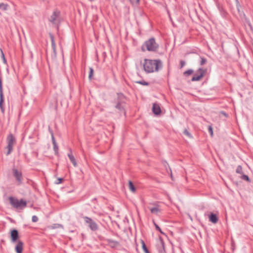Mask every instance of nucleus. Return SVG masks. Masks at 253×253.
Listing matches in <instances>:
<instances>
[{
	"label": "nucleus",
	"instance_id": "obj_25",
	"mask_svg": "<svg viewBox=\"0 0 253 253\" xmlns=\"http://www.w3.org/2000/svg\"><path fill=\"white\" fill-rule=\"evenodd\" d=\"M193 73V70L192 69H189L187 71H186L185 72H184V75H190Z\"/></svg>",
	"mask_w": 253,
	"mask_h": 253
},
{
	"label": "nucleus",
	"instance_id": "obj_7",
	"mask_svg": "<svg viewBox=\"0 0 253 253\" xmlns=\"http://www.w3.org/2000/svg\"><path fill=\"white\" fill-rule=\"evenodd\" d=\"M13 175L15 178L17 185H20L22 183L23 176L21 171H19L16 169H12Z\"/></svg>",
	"mask_w": 253,
	"mask_h": 253
},
{
	"label": "nucleus",
	"instance_id": "obj_34",
	"mask_svg": "<svg viewBox=\"0 0 253 253\" xmlns=\"http://www.w3.org/2000/svg\"><path fill=\"white\" fill-rule=\"evenodd\" d=\"M63 181V178H58L57 180V181L55 182V183L57 184H59L61 183H62V182Z\"/></svg>",
	"mask_w": 253,
	"mask_h": 253
},
{
	"label": "nucleus",
	"instance_id": "obj_30",
	"mask_svg": "<svg viewBox=\"0 0 253 253\" xmlns=\"http://www.w3.org/2000/svg\"><path fill=\"white\" fill-rule=\"evenodd\" d=\"M93 69H92V68H89V76H88V78L89 79H91L92 76L93 75Z\"/></svg>",
	"mask_w": 253,
	"mask_h": 253
},
{
	"label": "nucleus",
	"instance_id": "obj_1",
	"mask_svg": "<svg viewBox=\"0 0 253 253\" xmlns=\"http://www.w3.org/2000/svg\"><path fill=\"white\" fill-rule=\"evenodd\" d=\"M163 67V63L161 60L145 59L143 63V68L147 73L158 72Z\"/></svg>",
	"mask_w": 253,
	"mask_h": 253
},
{
	"label": "nucleus",
	"instance_id": "obj_36",
	"mask_svg": "<svg viewBox=\"0 0 253 253\" xmlns=\"http://www.w3.org/2000/svg\"><path fill=\"white\" fill-rule=\"evenodd\" d=\"M220 113L222 114L223 116H224L225 117H228V115L224 111H221Z\"/></svg>",
	"mask_w": 253,
	"mask_h": 253
},
{
	"label": "nucleus",
	"instance_id": "obj_23",
	"mask_svg": "<svg viewBox=\"0 0 253 253\" xmlns=\"http://www.w3.org/2000/svg\"><path fill=\"white\" fill-rule=\"evenodd\" d=\"M236 172L239 174H242L243 173V170L241 166H238L237 168Z\"/></svg>",
	"mask_w": 253,
	"mask_h": 253
},
{
	"label": "nucleus",
	"instance_id": "obj_17",
	"mask_svg": "<svg viewBox=\"0 0 253 253\" xmlns=\"http://www.w3.org/2000/svg\"><path fill=\"white\" fill-rule=\"evenodd\" d=\"M209 220L213 223H216L218 221L217 215L213 213H211L209 215Z\"/></svg>",
	"mask_w": 253,
	"mask_h": 253
},
{
	"label": "nucleus",
	"instance_id": "obj_6",
	"mask_svg": "<svg viewBox=\"0 0 253 253\" xmlns=\"http://www.w3.org/2000/svg\"><path fill=\"white\" fill-rule=\"evenodd\" d=\"M197 72L199 73L200 74L197 75V74H195L191 79V81L192 82L199 81L201 80V79L204 76V75L206 73L207 69H204L200 68L198 70Z\"/></svg>",
	"mask_w": 253,
	"mask_h": 253
},
{
	"label": "nucleus",
	"instance_id": "obj_35",
	"mask_svg": "<svg viewBox=\"0 0 253 253\" xmlns=\"http://www.w3.org/2000/svg\"><path fill=\"white\" fill-rule=\"evenodd\" d=\"M180 68H182L183 67H184L185 65V62L183 60H181L180 62Z\"/></svg>",
	"mask_w": 253,
	"mask_h": 253
},
{
	"label": "nucleus",
	"instance_id": "obj_37",
	"mask_svg": "<svg viewBox=\"0 0 253 253\" xmlns=\"http://www.w3.org/2000/svg\"><path fill=\"white\" fill-rule=\"evenodd\" d=\"M0 50H1V52L2 56L4 60L5 61V58H4V54H3L2 51V50L1 49H0Z\"/></svg>",
	"mask_w": 253,
	"mask_h": 253
},
{
	"label": "nucleus",
	"instance_id": "obj_16",
	"mask_svg": "<svg viewBox=\"0 0 253 253\" xmlns=\"http://www.w3.org/2000/svg\"><path fill=\"white\" fill-rule=\"evenodd\" d=\"M68 156L71 161V162L72 163L73 165L75 167H76L77 166V164L75 158L74 157V156L72 154L71 149H70V153L68 154Z\"/></svg>",
	"mask_w": 253,
	"mask_h": 253
},
{
	"label": "nucleus",
	"instance_id": "obj_4",
	"mask_svg": "<svg viewBox=\"0 0 253 253\" xmlns=\"http://www.w3.org/2000/svg\"><path fill=\"white\" fill-rule=\"evenodd\" d=\"M15 142V139L12 134H9L7 137V146L6 149H8V151L6 153L7 155H8L11 153L13 150V146Z\"/></svg>",
	"mask_w": 253,
	"mask_h": 253
},
{
	"label": "nucleus",
	"instance_id": "obj_22",
	"mask_svg": "<svg viewBox=\"0 0 253 253\" xmlns=\"http://www.w3.org/2000/svg\"><path fill=\"white\" fill-rule=\"evenodd\" d=\"M137 84H139L143 85H148L149 84V83L145 82V81H140L136 82Z\"/></svg>",
	"mask_w": 253,
	"mask_h": 253
},
{
	"label": "nucleus",
	"instance_id": "obj_10",
	"mask_svg": "<svg viewBox=\"0 0 253 253\" xmlns=\"http://www.w3.org/2000/svg\"><path fill=\"white\" fill-rule=\"evenodd\" d=\"M10 238L12 242H16L19 238L18 232L16 229H13L10 232Z\"/></svg>",
	"mask_w": 253,
	"mask_h": 253
},
{
	"label": "nucleus",
	"instance_id": "obj_29",
	"mask_svg": "<svg viewBox=\"0 0 253 253\" xmlns=\"http://www.w3.org/2000/svg\"><path fill=\"white\" fill-rule=\"evenodd\" d=\"M200 65H203L207 63V59L204 57H201Z\"/></svg>",
	"mask_w": 253,
	"mask_h": 253
},
{
	"label": "nucleus",
	"instance_id": "obj_24",
	"mask_svg": "<svg viewBox=\"0 0 253 253\" xmlns=\"http://www.w3.org/2000/svg\"><path fill=\"white\" fill-rule=\"evenodd\" d=\"M53 150L55 152V154H57L58 153V147L57 144H53Z\"/></svg>",
	"mask_w": 253,
	"mask_h": 253
},
{
	"label": "nucleus",
	"instance_id": "obj_19",
	"mask_svg": "<svg viewBox=\"0 0 253 253\" xmlns=\"http://www.w3.org/2000/svg\"><path fill=\"white\" fill-rule=\"evenodd\" d=\"M128 188L129 190L132 192H135V187L131 181H128Z\"/></svg>",
	"mask_w": 253,
	"mask_h": 253
},
{
	"label": "nucleus",
	"instance_id": "obj_27",
	"mask_svg": "<svg viewBox=\"0 0 253 253\" xmlns=\"http://www.w3.org/2000/svg\"><path fill=\"white\" fill-rule=\"evenodd\" d=\"M241 178L243 180H246L247 181H250V178H249V176L247 175L243 174L241 176Z\"/></svg>",
	"mask_w": 253,
	"mask_h": 253
},
{
	"label": "nucleus",
	"instance_id": "obj_5",
	"mask_svg": "<svg viewBox=\"0 0 253 253\" xmlns=\"http://www.w3.org/2000/svg\"><path fill=\"white\" fill-rule=\"evenodd\" d=\"M84 222L88 224L89 228L93 231H96L98 226L97 223L94 222L91 218L87 216H84L83 217Z\"/></svg>",
	"mask_w": 253,
	"mask_h": 253
},
{
	"label": "nucleus",
	"instance_id": "obj_13",
	"mask_svg": "<svg viewBox=\"0 0 253 253\" xmlns=\"http://www.w3.org/2000/svg\"><path fill=\"white\" fill-rule=\"evenodd\" d=\"M59 15L60 12L59 11H54L50 17L49 19V21L53 24H55L56 23V19L59 16Z\"/></svg>",
	"mask_w": 253,
	"mask_h": 253
},
{
	"label": "nucleus",
	"instance_id": "obj_18",
	"mask_svg": "<svg viewBox=\"0 0 253 253\" xmlns=\"http://www.w3.org/2000/svg\"><path fill=\"white\" fill-rule=\"evenodd\" d=\"M49 37L51 40V46H52V49H53L54 52H55V51H56V44H55V42L54 41V36L53 34H52L51 33L49 34Z\"/></svg>",
	"mask_w": 253,
	"mask_h": 253
},
{
	"label": "nucleus",
	"instance_id": "obj_9",
	"mask_svg": "<svg viewBox=\"0 0 253 253\" xmlns=\"http://www.w3.org/2000/svg\"><path fill=\"white\" fill-rule=\"evenodd\" d=\"M118 96L119 100L115 106V108L120 111H122L124 110V107L123 105V102L121 100V99L124 98L125 96L122 93H118Z\"/></svg>",
	"mask_w": 253,
	"mask_h": 253
},
{
	"label": "nucleus",
	"instance_id": "obj_28",
	"mask_svg": "<svg viewBox=\"0 0 253 253\" xmlns=\"http://www.w3.org/2000/svg\"><path fill=\"white\" fill-rule=\"evenodd\" d=\"M153 223H154V224L155 226V228L157 230L160 231L161 232V233L162 234H164V233H163V232L161 230V228H160V227L153 221Z\"/></svg>",
	"mask_w": 253,
	"mask_h": 253
},
{
	"label": "nucleus",
	"instance_id": "obj_38",
	"mask_svg": "<svg viewBox=\"0 0 253 253\" xmlns=\"http://www.w3.org/2000/svg\"><path fill=\"white\" fill-rule=\"evenodd\" d=\"M139 0H136V3L137 4H138L139 3Z\"/></svg>",
	"mask_w": 253,
	"mask_h": 253
},
{
	"label": "nucleus",
	"instance_id": "obj_8",
	"mask_svg": "<svg viewBox=\"0 0 253 253\" xmlns=\"http://www.w3.org/2000/svg\"><path fill=\"white\" fill-rule=\"evenodd\" d=\"M156 248L159 253H166L164 242L161 237H159L157 241Z\"/></svg>",
	"mask_w": 253,
	"mask_h": 253
},
{
	"label": "nucleus",
	"instance_id": "obj_20",
	"mask_svg": "<svg viewBox=\"0 0 253 253\" xmlns=\"http://www.w3.org/2000/svg\"><path fill=\"white\" fill-rule=\"evenodd\" d=\"M141 244L142 246V249L144 251L145 253H150L149 251H148L146 246L145 245V244L143 240H141Z\"/></svg>",
	"mask_w": 253,
	"mask_h": 253
},
{
	"label": "nucleus",
	"instance_id": "obj_11",
	"mask_svg": "<svg viewBox=\"0 0 253 253\" xmlns=\"http://www.w3.org/2000/svg\"><path fill=\"white\" fill-rule=\"evenodd\" d=\"M153 205H155V206L154 207H149L148 208L152 213L158 215L161 212L160 206L156 204V203H154Z\"/></svg>",
	"mask_w": 253,
	"mask_h": 253
},
{
	"label": "nucleus",
	"instance_id": "obj_12",
	"mask_svg": "<svg viewBox=\"0 0 253 253\" xmlns=\"http://www.w3.org/2000/svg\"><path fill=\"white\" fill-rule=\"evenodd\" d=\"M105 240L108 245L112 248H115L120 245V243L118 241L111 239H106Z\"/></svg>",
	"mask_w": 253,
	"mask_h": 253
},
{
	"label": "nucleus",
	"instance_id": "obj_3",
	"mask_svg": "<svg viewBox=\"0 0 253 253\" xmlns=\"http://www.w3.org/2000/svg\"><path fill=\"white\" fill-rule=\"evenodd\" d=\"M8 199L9 203L14 208L17 209H23L27 206L26 201L23 199L19 200L17 198L12 196L9 197Z\"/></svg>",
	"mask_w": 253,
	"mask_h": 253
},
{
	"label": "nucleus",
	"instance_id": "obj_31",
	"mask_svg": "<svg viewBox=\"0 0 253 253\" xmlns=\"http://www.w3.org/2000/svg\"><path fill=\"white\" fill-rule=\"evenodd\" d=\"M50 133H51V134L52 144H56V143H57L56 141H55V138H54V134H53V133L52 131H50Z\"/></svg>",
	"mask_w": 253,
	"mask_h": 253
},
{
	"label": "nucleus",
	"instance_id": "obj_21",
	"mask_svg": "<svg viewBox=\"0 0 253 253\" xmlns=\"http://www.w3.org/2000/svg\"><path fill=\"white\" fill-rule=\"evenodd\" d=\"M8 7V5L4 3H0V9L6 10Z\"/></svg>",
	"mask_w": 253,
	"mask_h": 253
},
{
	"label": "nucleus",
	"instance_id": "obj_33",
	"mask_svg": "<svg viewBox=\"0 0 253 253\" xmlns=\"http://www.w3.org/2000/svg\"><path fill=\"white\" fill-rule=\"evenodd\" d=\"M32 221L34 222H37L38 220V217L36 215H33L32 218Z\"/></svg>",
	"mask_w": 253,
	"mask_h": 253
},
{
	"label": "nucleus",
	"instance_id": "obj_32",
	"mask_svg": "<svg viewBox=\"0 0 253 253\" xmlns=\"http://www.w3.org/2000/svg\"><path fill=\"white\" fill-rule=\"evenodd\" d=\"M209 132L210 133L211 135L212 136L213 135V130L211 126H210L208 127Z\"/></svg>",
	"mask_w": 253,
	"mask_h": 253
},
{
	"label": "nucleus",
	"instance_id": "obj_26",
	"mask_svg": "<svg viewBox=\"0 0 253 253\" xmlns=\"http://www.w3.org/2000/svg\"><path fill=\"white\" fill-rule=\"evenodd\" d=\"M183 133L189 138L192 137L191 134H190V133L188 131V130L187 129H185L184 130Z\"/></svg>",
	"mask_w": 253,
	"mask_h": 253
},
{
	"label": "nucleus",
	"instance_id": "obj_14",
	"mask_svg": "<svg viewBox=\"0 0 253 253\" xmlns=\"http://www.w3.org/2000/svg\"><path fill=\"white\" fill-rule=\"evenodd\" d=\"M23 245V243L21 241H18L17 244L15 247V251L17 253H22Z\"/></svg>",
	"mask_w": 253,
	"mask_h": 253
},
{
	"label": "nucleus",
	"instance_id": "obj_2",
	"mask_svg": "<svg viewBox=\"0 0 253 253\" xmlns=\"http://www.w3.org/2000/svg\"><path fill=\"white\" fill-rule=\"evenodd\" d=\"M149 51H156L159 48V44L156 43L155 39L151 38L145 42L143 45L142 46V50L144 51V47Z\"/></svg>",
	"mask_w": 253,
	"mask_h": 253
},
{
	"label": "nucleus",
	"instance_id": "obj_15",
	"mask_svg": "<svg viewBox=\"0 0 253 253\" xmlns=\"http://www.w3.org/2000/svg\"><path fill=\"white\" fill-rule=\"evenodd\" d=\"M152 111L154 114L157 115L160 114L161 113V110L160 106L159 105V104L156 103L153 104Z\"/></svg>",
	"mask_w": 253,
	"mask_h": 253
}]
</instances>
